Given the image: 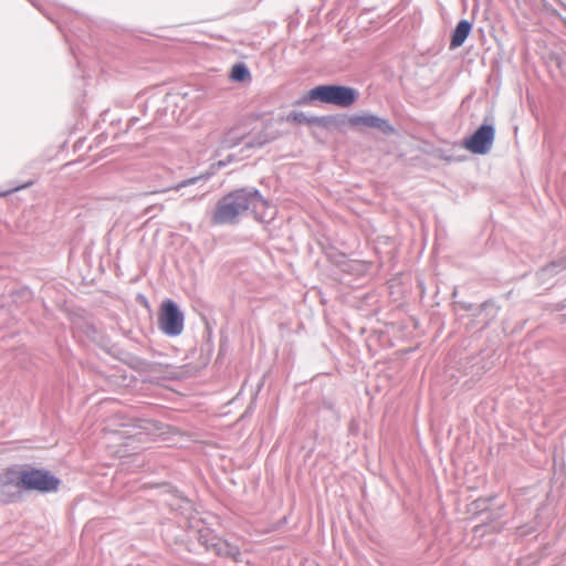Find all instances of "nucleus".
<instances>
[{
    "mask_svg": "<svg viewBox=\"0 0 566 566\" xmlns=\"http://www.w3.org/2000/svg\"><path fill=\"white\" fill-rule=\"evenodd\" d=\"M189 97V92H175V93H168L166 95V104L175 105L176 107L184 108L187 106V99Z\"/></svg>",
    "mask_w": 566,
    "mask_h": 566,
    "instance_id": "11",
    "label": "nucleus"
},
{
    "mask_svg": "<svg viewBox=\"0 0 566 566\" xmlns=\"http://www.w3.org/2000/svg\"><path fill=\"white\" fill-rule=\"evenodd\" d=\"M19 474L17 479L22 484L23 491L52 492L60 484L57 478L44 470L23 468L19 469Z\"/></svg>",
    "mask_w": 566,
    "mask_h": 566,
    "instance_id": "3",
    "label": "nucleus"
},
{
    "mask_svg": "<svg viewBox=\"0 0 566 566\" xmlns=\"http://www.w3.org/2000/svg\"><path fill=\"white\" fill-rule=\"evenodd\" d=\"M151 208H153L151 206L146 208L145 212L148 213Z\"/></svg>",
    "mask_w": 566,
    "mask_h": 566,
    "instance_id": "19",
    "label": "nucleus"
},
{
    "mask_svg": "<svg viewBox=\"0 0 566 566\" xmlns=\"http://www.w3.org/2000/svg\"><path fill=\"white\" fill-rule=\"evenodd\" d=\"M286 120L287 122H296L298 124H314V123L318 122L316 117H308L303 112H296V111L287 114Z\"/></svg>",
    "mask_w": 566,
    "mask_h": 566,
    "instance_id": "12",
    "label": "nucleus"
},
{
    "mask_svg": "<svg viewBox=\"0 0 566 566\" xmlns=\"http://www.w3.org/2000/svg\"><path fill=\"white\" fill-rule=\"evenodd\" d=\"M494 137V127L492 125L483 124L472 136L464 139L463 147L472 154L485 155L491 150Z\"/></svg>",
    "mask_w": 566,
    "mask_h": 566,
    "instance_id": "6",
    "label": "nucleus"
},
{
    "mask_svg": "<svg viewBox=\"0 0 566 566\" xmlns=\"http://www.w3.org/2000/svg\"><path fill=\"white\" fill-rule=\"evenodd\" d=\"M241 142V137L237 134V132H229L228 135L222 140L223 148H231L239 145Z\"/></svg>",
    "mask_w": 566,
    "mask_h": 566,
    "instance_id": "15",
    "label": "nucleus"
},
{
    "mask_svg": "<svg viewBox=\"0 0 566 566\" xmlns=\"http://www.w3.org/2000/svg\"><path fill=\"white\" fill-rule=\"evenodd\" d=\"M565 270H566V255L558 260H554L546 266L542 268L538 271V277L543 283H546L549 277H552Z\"/></svg>",
    "mask_w": 566,
    "mask_h": 566,
    "instance_id": "10",
    "label": "nucleus"
},
{
    "mask_svg": "<svg viewBox=\"0 0 566 566\" xmlns=\"http://www.w3.org/2000/svg\"><path fill=\"white\" fill-rule=\"evenodd\" d=\"M350 123L353 125H364L367 127H371L378 129L385 135L395 134V128L389 124V122L382 117L376 116L374 114H365V115H356L350 118Z\"/></svg>",
    "mask_w": 566,
    "mask_h": 566,
    "instance_id": "8",
    "label": "nucleus"
},
{
    "mask_svg": "<svg viewBox=\"0 0 566 566\" xmlns=\"http://www.w3.org/2000/svg\"><path fill=\"white\" fill-rule=\"evenodd\" d=\"M182 503H184L185 505H187V506H189V505H190V502H189V501H187V500H182Z\"/></svg>",
    "mask_w": 566,
    "mask_h": 566,
    "instance_id": "18",
    "label": "nucleus"
},
{
    "mask_svg": "<svg viewBox=\"0 0 566 566\" xmlns=\"http://www.w3.org/2000/svg\"><path fill=\"white\" fill-rule=\"evenodd\" d=\"M198 541L207 551H211L216 555L231 557L235 562L240 560L239 547L223 541L209 528L199 530Z\"/></svg>",
    "mask_w": 566,
    "mask_h": 566,
    "instance_id": "5",
    "label": "nucleus"
},
{
    "mask_svg": "<svg viewBox=\"0 0 566 566\" xmlns=\"http://www.w3.org/2000/svg\"><path fill=\"white\" fill-rule=\"evenodd\" d=\"M19 469L12 468L0 475V503L14 501L23 491L19 479Z\"/></svg>",
    "mask_w": 566,
    "mask_h": 566,
    "instance_id": "7",
    "label": "nucleus"
},
{
    "mask_svg": "<svg viewBox=\"0 0 566 566\" xmlns=\"http://www.w3.org/2000/svg\"><path fill=\"white\" fill-rule=\"evenodd\" d=\"M248 211L262 222L272 220L275 214V208L256 189L242 188L230 192L218 202L212 221L216 224H232Z\"/></svg>",
    "mask_w": 566,
    "mask_h": 566,
    "instance_id": "1",
    "label": "nucleus"
},
{
    "mask_svg": "<svg viewBox=\"0 0 566 566\" xmlns=\"http://www.w3.org/2000/svg\"><path fill=\"white\" fill-rule=\"evenodd\" d=\"M218 165L219 166H224V163L223 161H219Z\"/></svg>",
    "mask_w": 566,
    "mask_h": 566,
    "instance_id": "20",
    "label": "nucleus"
},
{
    "mask_svg": "<svg viewBox=\"0 0 566 566\" xmlns=\"http://www.w3.org/2000/svg\"><path fill=\"white\" fill-rule=\"evenodd\" d=\"M159 328L168 336H178L184 331V314L177 304L167 300L161 305L158 317Z\"/></svg>",
    "mask_w": 566,
    "mask_h": 566,
    "instance_id": "4",
    "label": "nucleus"
},
{
    "mask_svg": "<svg viewBox=\"0 0 566 566\" xmlns=\"http://www.w3.org/2000/svg\"><path fill=\"white\" fill-rule=\"evenodd\" d=\"M558 319L560 321L562 324H566V304L560 307Z\"/></svg>",
    "mask_w": 566,
    "mask_h": 566,
    "instance_id": "17",
    "label": "nucleus"
},
{
    "mask_svg": "<svg viewBox=\"0 0 566 566\" xmlns=\"http://www.w3.org/2000/svg\"><path fill=\"white\" fill-rule=\"evenodd\" d=\"M471 29H472V24L468 20H461L457 24V27L452 33L450 48L457 49V48L461 46L464 43V41L467 40V38L469 36Z\"/></svg>",
    "mask_w": 566,
    "mask_h": 566,
    "instance_id": "9",
    "label": "nucleus"
},
{
    "mask_svg": "<svg viewBox=\"0 0 566 566\" xmlns=\"http://www.w3.org/2000/svg\"><path fill=\"white\" fill-rule=\"evenodd\" d=\"M358 97L355 88L340 85H319L308 92V99L321 101L339 107H349Z\"/></svg>",
    "mask_w": 566,
    "mask_h": 566,
    "instance_id": "2",
    "label": "nucleus"
},
{
    "mask_svg": "<svg viewBox=\"0 0 566 566\" xmlns=\"http://www.w3.org/2000/svg\"><path fill=\"white\" fill-rule=\"evenodd\" d=\"M250 76V72L244 64H235L231 70V78L238 82H242Z\"/></svg>",
    "mask_w": 566,
    "mask_h": 566,
    "instance_id": "13",
    "label": "nucleus"
},
{
    "mask_svg": "<svg viewBox=\"0 0 566 566\" xmlns=\"http://www.w3.org/2000/svg\"><path fill=\"white\" fill-rule=\"evenodd\" d=\"M203 177H195V178H189V179H186L172 187H169V188H166V189H163V190H155V191H151L149 192L150 195H155V193H160V192H167V191H170V190H180L181 188L184 187H188L190 185H195L198 180H201Z\"/></svg>",
    "mask_w": 566,
    "mask_h": 566,
    "instance_id": "14",
    "label": "nucleus"
},
{
    "mask_svg": "<svg viewBox=\"0 0 566 566\" xmlns=\"http://www.w3.org/2000/svg\"><path fill=\"white\" fill-rule=\"evenodd\" d=\"M265 143H266L265 139H258L256 143H254V140H252V139H248V140H245L244 146L248 147V148L249 147H254V146L261 147Z\"/></svg>",
    "mask_w": 566,
    "mask_h": 566,
    "instance_id": "16",
    "label": "nucleus"
}]
</instances>
